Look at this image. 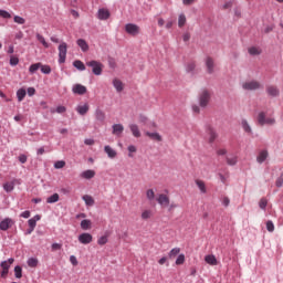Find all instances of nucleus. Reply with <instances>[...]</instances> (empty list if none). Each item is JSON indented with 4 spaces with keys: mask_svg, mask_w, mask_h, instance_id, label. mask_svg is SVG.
Segmentation results:
<instances>
[{
    "mask_svg": "<svg viewBox=\"0 0 283 283\" xmlns=\"http://www.w3.org/2000/svg\"><path fill=\"white\" fill-rule=\"evenodd\" d=\"M264 85L260 83L258 80H250L242 83V90L245 92H258V90H263Z\"/></svg>",
    "mask_w": 283,
    "mask_h": 283,
    "instance_id": "1",
    "label": "nucleus"
},
{
    "mask_svg": "<svg viewBox=\"0 0 283 283\" xmlns=\"http://www.w3.org/2000/svg\"><path fill=\"white\" fill-rule=\"evenodd\" d=\"M87 67H92V72L93 74H95V76H101L103 74V63L93 60L90 62H86Z\"/></svg>",
    "mask_w": 283,
    "mask_h": 283,
    "instance_id": "2",
    "label": "nucleus"
},
{
    "mask_svg": "<svg viewBox=\"0 0 283 283\" xmlns=\"http://www.w3.org/2000/svg\"><path fill=\"white\" fill-rule=\"evenodd\" d=\"M198 101H199L200 107H207V105H209V101H211V94L209 93V91L203 90L199 94Z\"/></svg>",
    "mask_w": 283,
    "mask_h": 283,
    "instance_id": "3",
    "label": "nucleus"
},
{
    "mask_svg": "<svg viewBox=\"0 0 283 283\" xmlns=\"http://www.w3.org/2000/svg\"><path fill=\"white\" fill-rule=\"evenodd\" d=\"M59 63H65V59H67V43L62 42L59 48Z\"/></svg>",
    "mask_w": 283,
    "mask_h": 283,
    "instance_id": "4",
    "label": "nucleus"
},
{
    "mask_svg": "<svg viewBox=\"0 0 283 283\" xmlns=\"http://www.w3.org/2000/svg\"><path fill=\"white\" fill-rule=\"evenodd\" d=\"M125 31L127 34H130V36H138V34H140V27L134 23H127L125 25Z\"/></svg>",
    "mask_w": 283,
    "mask_h": 283,
    "instance_id": "5",
    "label": "nucleus"
},
{
    "mask_svg": "<svg viewBox=\"0 0 283 283\" xmlns=\"http://www.w3.org/2000/svg\"><path fill=\"white\" fill-rule=\"evenodd\" d=\"M156 201L158 202L159 207H163L164 209H167L169 207V202L171 201L169 197L166 193H159L157 196Z\"/></svg>",
    "mask_w": 283,
    "mask_h": 283,
    "instance_id": "6",
    "label": "nucleus"
},
{
    "mask_svg": "<svg viewBox=\"0 0 283 283\" xmlns=\"http://www.w3.org/2000/svg\"><path fill=\"white\" fill-rule=\"evenodd\" d=\"M77 240L80 244H92L94 237H92V234L88 232H84L77 237Z\"/></svg>",
    "mask_w": 283,
    "mask_h": 283,
    "instance_id": "7",
    "label": "nucleus"
},
{
    "mask_svg": "<svg viewBox=\"0 0 283 283\" xmlns=\"http://www.w3.org/2000/svg\"><path fill=\"white\" fill-rule=\"evenodd\" d=\"M73 94H78V96H83L84 94H87V87L83 84H74L72 86Z\"/></svg>",
    "mask_w": 283,
    "mask_h": 283,
    "instance_id": "8",
    "label": "nucleus"
},
{
    "mask_svg": "<svg viewBox=\"0 0 283 283\" xmlns=\"http://www.w3.org/2000/svg\"><path fill=\"white\" fill-rule=\"evenodd\" d=\"M205 64L208 74H213V72H216V62L213 61V57H206Z\"/></svg>",
    "mask_w": 283,
    "mask_h": 283,
    "instance_id": "9",
    "label": "nucleus"
},
{
    "mask_svg": "<svg viewBox=\"0 0 283 283\" xmlns=\"http://www.w3.org/2000/svg\"><path fill=\"white\" fill-rule=\"evenodd\" d=\"M14 226V220L10 218H4L0 222V231H8V229L12 228Z\"/></svg>",
    "mask_w": 283,
    "mask_h": 283,
    "instance_id": "10",
    "label": "nucleus"
},
{
    "mask_svg": "<svg viewBox=\"0 0 283 283\" xmlns=\"http://www.w3.org/2000/svg\"><path fill=\"white\" fill-rule=\"evenodd\" d=\"M266 94L270 95L272 98L280 96V88L275 85L266 86Z\"/></svg>",
    "mask_w": 283,
    "mask_h": 283,
    "instance_id": "11",
    "label": "nucleus"
},
{
    "mask_svg": "<svg viewBox=\"0 0 283 283\" xmlns=\"http://www.w3.org/2000/svg\"><path fill=\"white\" fill-rule=\"evenodd\" d=\"M104 151L107 155V157L111 158V160H114V158L118 156L116 149L112 148V146L109 145L104 146Z\"/></svg>",
    "mask_w": 283,
    "mask_h": 283,
    "instance_id": "12",
    "label": "nucleus"
},
{
    "mask_svg": "<svg viewBox=\"0 0 283 283\" xmlns=\"http://www.w3.org/2000/svg\"><path fill=\"white\" fill-rule=\"evenodd\" d=\"M76 112H77V114H80V116H85V114H87V112H90V104L85 103V104L77 105Z\"/></svg>",
    "mask_w": 283,
    "mask_h": 283,
    "instance_id": "13",
    "label": "nucleus"
},
{
    "mask_svg": "<svg viewBox=\"0 0 283 283\" xmlns=\"http://www.w3.org/2000/svg\"><path fill=\"white\" fill-rule=\"evenodd\" d=\"M96 176V171L93 169L84 170L81 172L80 178H83L84 180H92Z\"/></svg>",
    "mask_w": 283,
    "mask_h": 283,
    "instance_id": "14",
    "label": "nucleus"
},
{
    "mask_svg": "<svg viewBox=\"0 0 283 283\" xmlns=\"http://www.w3.org/2000/svg\"><path fill=\"white\" fill-rule=\"evenodd\" d=\"M112 129H113L112 134L114 136H120V134H123V132H125V126H123V124H114L112 126Z\"/></svg>",
    "mask_w": 283,
    "mask_h": 283,
    "instance_id": "15",
    "label": "nucleus"
},
{
    "mask_svg": "<svg viewBox=\"0 0 283 283\" xmlns=\"http://www.w3.org/2000/svg\"><path fill=\"white\" fill-rule=\"evenodd\" d=\"M266 158H269V150L263 149L256 156V163H259V165H262V163H264Z\"/></svg>",
    "mask_w": 283,
    "mask_h": 283,
    "instance_id": "16",
    "label": "nucleus"
},
{
    "mask_svg": "<svg viewBox=\"0 0 283 283\" xmlns=\"http://www.w3.org/2000/svg\"><path fill=\"white\" fill-rule=\"evenodd\" d=\"M97 18L99 19V21H107V19H109V10L99 9L97 12Z\"/></svg>",
    "mask_w": 283,
    "mask_h": 283,
    "instance_id": "17",
    "label": "nucleus"
},
{
    "mask_svg": "<svg viewBox=\"0 0 283 283\" xmlns=\"http://www.w3.org/2000/svg\"><path fill=\"white\" fill-rule=\"evenodd\" d=\"M205 262L207 264H210V266H218V259H216V255H213V254L206 255Z\"/></svg>",
    "mask_w": 283,
    "mask_h": 283,
    "instance_id": "18",
    "label": "nucleus"
},
{
    "mask_svg": "<svg viewBox=\"0 0 283 283\" xmlns=\"http://www.w3.org/2000/svg\"><path fill=\"white\" fill-rule=\"evenodd\" d=\"M12 264H14V258H9L7 261H2L0 266L4 271H10V266H12Z\"/></svg>",
    "mask_w": 283,
    "mask_h": 283,
    "instance_id": "19",
    "label": "nucleus"
},
{
    "mask_svg": "<svg viewBox=\"0 0 283 283\" xmlns=\"http://www.w3.org/2000/svg\"><path fill=\"white\" fill-rule=\"evenodd\" d=\"M207 134H208V142L209 143H214L216 138H218V133H216V130L211 127H208Z\"/></svg>",
    "mask_w": 283,
    "mask_h": 283,
    "instance_id": "20",
    "label": "nucleus"
},
{
    "mask_svg": "<svg viewBox=\"0 0 283 283\" xmlns=\"http://www.w3.org/2000/svg\"><path fill=\"white\" fill-rule=\"evenodd\" d=\"M185 70L187 72V74H196V62H188L186 65H185Z\"/></svg>",
    "mask_w": 283,
    "mask_h": 283,
    "instance_id": "21",
    "label": "nucleus"
},
{
    "mask_svg": "<svg viewBox=\"0 0 283 283\" xmlns=\"http://www.w3.org/2000/svg\"><path fill=\"white\" fill-rule=\"evenodd\" d=\"M95 118L96 120H98V123H104L106 116H105V112H103V109L101 108H96L95 109Z\"/></svg>",
    "mask_w": 283,
    "mask_h": 283,
    "instance_id": "22",
    "label": "nucleus"
},
{
    "mask_svg": "<svg viewBox=\"0 0 283 283\" xmlns=\"http://www.w3.org/2000/svg\"><path fill=\"white\" fill-rule=\"evenodd\" d=\"M241 127H242L243 132H245V134H253V129L251 128L249 120L242 119Z\"/></svg>",
    "mask_w": 283,
    "mask_h": 283,
    "instance_id": "23",
    "label": "nucleus"
},
{
    "mask_svg": "<svg viewBox=\"0 0 283 283\" xmlns=\"http://www.w3.org/2000/svg\"><path fill=\"white\" fill-rule=\"evenodd\" d=\"M76 44L81 48L82 52H87L90 50V44H87V41L83 39H78Z\"/></svg>",
    "mask_w": 283,
    "mask_h": 283,
    "instance_id": "24",
    "label": "nucleus"
},
{
    "mask_svg": "<svg viewBox=\"0 0 283 283\" xmlns=\"http://www.w3.org/2000/svg\"><path fill=\"white\" fill-rule=\"evenodd\" d=\"M129 129L135 138H140V129L136 124H129Z\"/></svg>",
    "mask_w": 283,
    "mask_h": 283,
    "instance_id": "25",
    "label": "nucleus"
},
{
    "mask_svg": "<svg viewBox=\"0 0 283 283\" xmlns=\"http://www.w3.org/2000/svg\"><path fill=\"white\" fill-rule=\"evenodd\" d=\"M41 220V214H35L33 218L28 220V226L32 229H36V222Z\"/></svg>",
    "mask_w": 283,
    "mask_h": 283,
    "instance_id": "26",
    "label": "nucleus"
},
{
    "mask_svg": "<svg viewBox=\"0 0 283 283\" xmlns=\"http://www.w3.org/2000/svg\"><path fill=\"white\" fill-rule=\"evenodd\" d=\"M140 218L142 220H151L154 218V211L146 209L142 211Z\"/></svg>",
    "mask_w": 283,
    "mask_h": 283,
    "instance_id": "27",
    "label": "nucleus"
},
{
    "mask_svg": "<svg viewBox=\"0 0 283 283\" xmlns=\"http://www.w3.org/2000/svg\"><path fill=\"white\" fill-rule=\"evenodd\" d=\"M113 87H115L116 92H123L125 90L123 82L118 78L113 80Z\"/></svg>",
    "mask_w": 283,
    "mask_h": 283,
    "instance_id": "28",
    "label": "nucleus"
},
{
    "mask_svg": "<svg viewBox=\"0 0 283 283\" xmlns=\"http://www.w3.org/2000/svg\"><path fill=\"white\" fill-rule=\"evenodd\" d=\"M248 52L251 56H260V54H262V49L258 46H251L248 49Z\"/></svg>",
    "mask_w": 283,
    "mask_h": 283,
    "instance_id": "29",
    "label": "nucleus"
},
{
    "mask_svg": "<svg viewBox=\"0 0 283 283\" xmlns=\"http://www.w3.org/2000/svg\"><path fill=\"white\" fill-rule=\"evenodd\" d=\"M81 229L83 231H90L92 229V221L90 219H84L81 221Z\"/></svg>",
    "mask_w": 283,
    "mask_h": 283,
    "instance_id": "30",
    "label": "nucleus"
},
{
    "mask_svg": "<svg viewBox=\"0 0 283 283\" xmlns=\"http://www.w3.org/2000/svg\"><path fill=\"white\" fill-rule=\"evenodd\" d=\"M195 182H196L200 193H207V185L205 184V181L197 179Z\"/></svg>",
    "mask_w": 283,
    "mask_h": 283,
    "instance_id": "31",
    "label": "nucleus"
},
{
    "mask_svg": "<svg viewBox=\"0 0 283 283\" xmlns=\"http://www.w3.org/2000/svg\"><path fill=\"white\" fill-rule=\"evenodd\" d=\"M82 200L85 202L86 207H94V198L90 195H84Z\"/></svg>",
    "mask_w": 283,
    "mask_h": 283,
    "instance_id": "32",
    "label": "nucleus"
},
{
    "mask_svg": "<svg viewBox=\"0 0 283 283\" xmlns=\"http://www.w3.org/2000/svg\"><path fill=\"white\" fill-rule=\"evenodd\" d=\"M258 123L259 125H266V113L265 112H260L258 115Z\"/></svg>",
    "mask_w": 283,
    "mask_h": 283,
    "instance_id": "33",
    "label": "nucleus"
},
{
    "mask_svg": "<svg viewBox=\"0 0 283 283\" xmlns=\"http://www.w3.org/2000/svg\"><path fill=\"white\" fill-rule=\"evenodd\" d=\"M146 136H148L153 140H157L158 143H160L163 140V136H160V134H158V133L146 132Z\"/></svg>",
    "mask_w": 283,
    "mask_h": 283,
    "instance_id": "34",
    "label": "nucleus"
},
{
    "mask_svg": "<svg viewBox=\"0 0 283 283\" xmlns=\"http://www.w3.org/2000/svg\"><path fill=\"white\" fill-rule=\"evenodd\" d=\"M28 266H30L31 269H36V266H39V259L36 258H30L27 261Z\"/></svg>",
    "mask_w": 283,
    "mask_h": 283,
    "instance_id": "35",
    "label": "nucleus"
},
{
    "mask_svg": "<svg viewBox=\"0 0 283 283\" xmlns=\"http://www.w3.org/2000/svg\"><path fill=\"white\" fill-rule=\"evenodd\" d=\"M73 66H75L80 72H85V64L81 60L74 61Z\"/></svg>",
    "mask_w": 283,
    "mask_h": 283,
    "instance_id": "36",
    "label": "nucleus"
},
{
    "mask_svg": "<svg viewBox=\"0 0 283 283\" xmlns=\"http://www.w3.org/2000/svg\"><path fill=\"white\" fill-rule=\"evenodd\" d=\"M59 200H60V196L56 192L50 196L49 198H46L48 205H54V202H59Z\"/></svg>",
    "mask_w": 283,
    "mask_h": 283,
    "instance_id": "37",
    "label": "nucleus"
},
{
    "mask_svg": "<svg viewBox=\"0 0 283 283\" xmlns=\"http://www.w3.org/2000/svg\"><path fill=\"white\" fill-rule=\"evenodd\" d=\"M27 94H28V92H25V88H20L17 91V98H18L19 103H21V101H23V98H25Z\"/></svg>",
    "mask_w": 283,
    "mask_h": 283,
    "instance_id": "38",
    "label": "nucleus"
},
{
    "mask_svg": "<svg viewBox=\"0 0 283 283\" xmlns=\"http://www.w3.org/2000/svg\"><path fill=\"white\" fill-rule=\"evenodd\" d=\"M3 189L7 193H12V191H14V182L3 184Z\"/></svg>",
    "mask_w": 283,
    "mask_h": 283,
    "instance_id": "39",
    "label": "nucleus"
},
{
    "mask_svg": "<svg viewBox=\"0 0 283 283\" xmlns=\"http://www.w3.org/2000/svg\"><path fill=\"white\" fill-rule=\"evenodd\" d=\"M146 198L149 202L154 201L156 199V191L154 189L146 190Z\"/></svg>",
    "mask_w": 283,
    "mask_h": 283,
    "instance_id": "40",
    "label": "nucleus"
},
{
    "mask_svg": "<svg viewBox=\"0 0 283 283\" xmlns=\"http://www.w3.org/2000/svg\"><path fill=\"white\" fill-rule=\"evenodd\" d=\"M14 276L18 279V280H21L23 277V269L21 268V265H17L14 268Z\"/></svg>",
    "mask_w": 283,
    "mask_h": 283,
    "instance_id": "41",
    "label": "nucleus"
},
{
    "mask_svg": "<svg viewBox=\"0 0 283 283\" xmlns=\"http://www.w3.org/2000/svg\"><path fill=\"white\" fill-rule=\"evenodd\" d=\"M187 23V15L185 13L179 14L178 18V27L184 28V25Z\"/></svg>",
    "mask_w": 283,
    "mask_h": 283,
    "instance_id": "42",
    "label": "nucleus"
},
{
    "mask_svg": "<svg viewBox=\"0 0 283 283\" xmlns=\"http://www.w3.org/2000/svg\"><path fill=\"white\" fill-rule=\"evenodd\" d=\"M36 40L40 41L44 48H50V43H48V41H45V38L43 35H41V33H36Z\"/></svg>",
    "mask_w": 283,
    "mask_h": 283,
    "instance_id": "43",
    "label": "nucleus"
},
{
    "mask_svg": "<svg viewBox=\"0 0 283 283\" xmlns=\"http://www.w3.org/2000/svg\"><path fill=\"white\" fill-rule=\"evenodd\" d=\"M180 253V248H174L169 251L168 256L171 259L176 258Z\"/></svg>",
    "mask_w": 283,
    "mask_h": 283,
    "instance_id": "44",
    "label": "nucleus"
},
{
    "mask_svg": "<svg viewBox=\"0 0 283 283\" xmlns=\"http://www.w3.org/2000/svg\"><path fill=\"white\" fill-rule=\"evenodd\" d=\"M39 70H41V63L32 64V65L29 67L30 74H34V72H38Z\"/></svg>",
    "mask_w": 283,
    "mask_h": 283,
    "instance_id": "45",
    "label": "nucleus"
},
{
    "mask_svg": "<svg viewBox=\"0 0 283 283\" xmlns=\"http://www.w3.org/2000/svg\"><path fill=\"white\" fill-rule=\"evenodd\" d=\"M227 163H228V165L233 167V166L238 165V157L237 156L228 157Z\"/></svg>",
    "mask_w": 283,
    "mask_h": 283,
    "instance_id": "46",
    "label": "nucleus"
},
{
    "mask_svg": "<svg viewBox=\"0 0 283 283\" xmlns=\"http://www.w3.org/2000/svg\"><path fill=\"white\" fill-rule=\"evenodd\" d=\"M40 70L42 72V74H51L52 73V67H50V65L41 64Z\"/></svg>",
    "mask_w": 283,
    "mask_h": 283,
    "instance_id": "47",
    "label": "nucleus"
},
{
    "mask_svg": "<svg viewBox=\"0 0 283 283\" xmlns=\"http://www.w3.org/2000/svg\"><path fill=\"white\" fill-rule=\"evenodd\" d=\"M0 18L1 19H12V14L7 10L0 9Z\"/></svg>",
    "mask_w": 283,
    "mask_h": 283,
    "instance_id": "48",
    "label": "nucleus"
},
{
    "mask_svg": "<svg viewBox=\"0 0 283 283\" xmlns=\"http://www.w3.org/2000/svg\"><path fill=\"white\" fill-rule=\"evenodd\" d=\"M266 205H269V200H266V198H262L259 201V207L260 209H262V211L266 210Z\"/></svg>",
    "mask_w": 283,
    "mask_h": 283,
    "instance_id": "49",
    "label": "nucleus"
},
{
    "mask_svg": "<svg viewBox=\"0 0 283 283\" xmlns=\"http://www.w3.org/2000/svg\"><path fill=\"white\" fill-rule=\"evenodd\" d=\"M108 239L106 235H102L97 239V244H99V247H104V244H107Z\"/></svg>",
    "mask_w": 283,
    "mask_h": 283,
    "instance_id": "50",
    "label": "nucleus"
},
{
    "mask_svg": "<svg viewBox=\"0 0 283 283\" xmlns=\"http://www.w3.org/2000/svg\"><path fill=\"white\" fill-rule=\"evenodd\" d=\"M127 149H128V151H129L128 158H134V155H133V154H136V151H137L136 146L129 145V146L127 147Z\"/></svg>",
    "mask_w": 283,
    "mask_h": 283,
    "instance_id": "51",
    "label": "nucleus"
},
{
    "mask_svg": "<svg viewBox=\"0 0 283 283\" xmlns=\"http://www.w3.org/2000/svg\"><path fill=\"white\" fill-rule=\"evenodd\" d=\"M175 264H177V266H180V264H185V254H179L176 259Z\"/></svg>",
    "mask_w": 283,
    "mask_h": 283,
    "instance_id": "52",
    "label": "nucleus"
},
{
    "mask_svg": "<svg viewBox=\"0 0 283 283\" xmlns=\"http://www.w3.org/2000/svg\"><path fill=\"white\" fill-rule=\"evenodd\" d=\"M13 21H14V23H18L19 25H23L25 23V19H23L20 15H14Z\"/></svg>",
    "mask_w": 283,
    "mask_h": 283,
    "instance_id": "53",
    "label": "nucleus"
},
{
    "mask_svg": "<svg viewBox=\"0 0 283 283\" xmlns=\"http://www.w3.org/2000/svg\"><path fill=\"white\" fill-rule=\"evenodd\" d=\"M221 205L222 207H229L231 205V199H229V197H222Z\"/></svg>",
    "mask_w": 283,
    "mask_h": 283,
    "instance_id": "54",
    "label": "nucleus"
},
{
    "mask_svg": "<svg viewBox=\"0 0 283 283\" xmlns=\"http://www.w3.org/2000/svg\"><path fill=\"white\" fill-rule=\"evenodd\" d=\"M63 167H65V161L57 160L54 163V169H63Z\"/></svg>",
    "mask_w": 283,
    "mask_h": 283,
    "instance_id": "55",
    "label": "nucleus"
},
{
    "mask_svg": "<svg viewBox=\"0 0 283 283\" xmlns=\"http://www.w3.org/2000/svg\"><path fill=\"white\" fill-rule=\"evenodd\" d=\"M266 229L270 233H273V231H275V224H273V221L266 222Z\"/></svg>",
    "mask_w": 283,
    "mask_h": 283,
    "instance_id": "56",
    "label": "nucleus"
},
{
    "mask_svg": "<svg viewBox=\"0 0 283 283\" xmlns=\"http://www.w3.org/2000/svg\"><path fill=\"white\" fill-rule=\"evenodd\" d=\"M10 65H12V66L19 65V57L11 55L10 56Z\"/></svg>",
    "mask_w": 283,
    "mask_h": 283,
    "instance_id": "57",
    "label": "nucleus"
},
{
    "mask_svg": "<svg viewBox=\"0 0 283 283\" xmlns=\"http://www.w3.org/2000/svg\"><path fill=\"white\" fill-rule=\"evenodd\" d=\"M70 262L73 266H78V260L76 259L75 255L70 256Z\"/></svg>",
    "mask_w": 283,
    "mask_h": 283,
    "instance_id": "58",
    "label": "nucleus"
},
{
    "mask_svg": "<svg viewBox=\"0 0 283 283\" xmlns=\"http://www.w3.org/2000/svg\"><path fill=\"white\" fill-rule=\"evenodd\" d=\"M63 245L61 243H53L51 245L52 251H61Z\"/></svg>",
    "mask_w": 283,
    "mask_h": 283,
    "instance_id": "59",
    "label": "nucleus"
},
{
    "mask_svg": "<svg viewBox=\"0 0 283 283\" xmlns=\"http://www.w3.org/2000/svg\"><path fill=\"white\" fill-rule=\"evenodd\" d=\"M229 8H233V1H231V0L228 2H224L222 6L223 10H229Z\"/></svg>",
    "mask_w": 283,
    "mask_h": 283,
    "instance_id": "60",
    "label": "nucleus"
},
{
    "mask_svg": "<svg viewBox=\"0 0 283 283\" xmlns=\"http://www.w3.org/2000/svg\"><path fill=\"white\" fill-rule=\"evenodd\" d=\"M55 112L57 114H65V112H67V108L65 106H57Z\"/></svg>",
    "mask_w": 283,
    "mask_h": 283,
    "instance_id": "61",
    "label": "nucleus"
},
{
    "mask_svg": "<svg viewBox=\"0 0 283 283\" xmlns=\"http://www.w3.org/2000/svg\"><path fill=\"white\" fill-rule=\"evenodd\" d=\"M31 213L30 210H25L23 212H21L20 218H24L25 220H28V218H30Z\"/></svg>",
    "mask_w": 283,
    "mask_h": 283,
    "instance_id": "62",
    "label": "nucleus"
},
{
    "mask_svg": "<svg viewBox=\"0 0 283 283\" xmlns=\"http://www.w3.org/2000/svg\"><path fill=\"white\" fill-rule=\"evenodd\" d=\"M265 125H275V118L273 117L265 118Z\"/></svg>",
    "mask_w": 283,
    "mask_h": 283,
    "instance_id": "63",
    "label": "nucleus"
},
{
    "mask_svg": "<svg viewBox=\"0 0 283 283\" xmlns=\"http://www.w3.org/2000/svg\"><path fill=\"white\" fill-rule=\"evenodd\" d=\"M84 145H88V146L94 145V139H93V138H86V139H84Z\"/></svg>",
    "mask_w": 283,
    "mask_h": 283,
    "instance_id": "64",
    "label": "nucleus"
}]
</instances>
